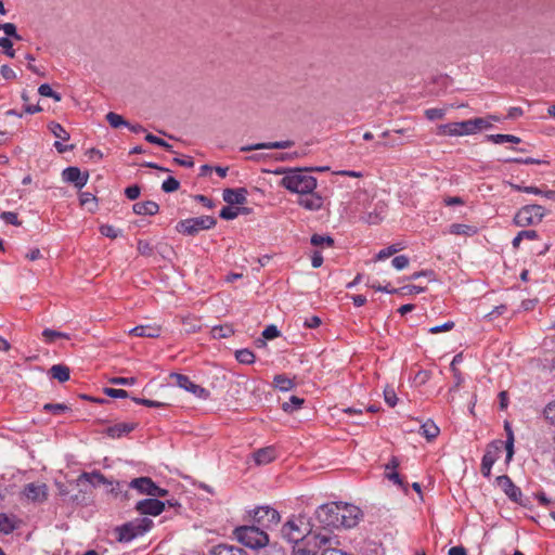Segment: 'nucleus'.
Wrapping results in <instances>:
<instances>
[{"mask_svg":"<svg viewBox=\"0 0 555 555\" xmlns=\"http://www.w3.org/2000/svg\"><path fill=\"white\" fill-rule=\"evenodd\" d=\"M208 555H249L245 550L228 544H218L212 546Z\"/></svg>","mask_w":555,"mask_h":555,"instance_id":"23","label":"nucleus"},{"mask_svg":"<svg viewBox=\"0 0 555 555\" xmlns=\"http://www.w3.org/2000/svg\"><path fill=\"white\" fill-rule=\"evenodd\" d=\"M313 246H327L332 247L334 245V240L330 235H320L313 234L310 240Z\"/></svg>","mask_w":555,"mask_h":555,"instance_id":"43","label":"nucleus"},{"mask_svg":"<svg viewBox=\"0 0 555 555\" xmlns=\"http://www.w3.org/2000/svg\"><path fill=\"white\" fill-rule=\"evenodd\" d=\"M217 221L210 216L188 218L177 223L176 230L184 235H196L202 230H208L216 225Z\"/></svg>","mask_w":555,"mask_h":555,"instance_id":"5","label":"nucleus"},{"mask_svg":"<svg viewBox=\"0 0 555 555\" xmlns=\"http://www.w3.org/2000/svg\"><path fill=\"white\" fill-rule=\"evenodd\" d=\"M0 218L7 222V223H10V224H13V225H21V221L18 220V217H17V214L16 212H13V211H3L1 215H0Z\"/></svg>","mask_w":555,"mask_h":555,"instance_id":"54","label":"nucleus"},{"mask_svg":"<svg viewBox=\"0 0 555 555\" xmlns=\"http://www.w3.org/2000/svg\"><path fill=\"white\" fill-rule=\"evenodd\" d=\"M166 503L157 498L144 499L135 504V511L141 515L158 516L165 511Z\"/></svg>","mask_w":555,"mask_h":555,"instance_id":"14","label":"nucleus"},{"mask_svg":"<svg viewBox=\"0 0 555 555\" xmlns=\"http://www.w3.org/2000/svg\"><path fill=\"white\" fill-rule=\"evenodd\" d=\"M546 215V209L537 204L526 205L521 207L514 217L517 227L526 228L539 224Z\"/></svg>","mask_w":555,"mask_h":555,"instance_id":"4","label":"nucleus"},{"mask_svg":"<svg viewBox=\"0 0 555 555\" xmlns=\"http://www.w3.org/2000/svg\"><path fill=\"white\" fill-rule=\"evenodd\" d=\"M179 186L180 182L176 178L169 177L163 182L162 190L166 193H171L177 191Z\"/></svg>","mask_w":555,"mask_h":555,"instance_id":"48","label":"nucleus"},{"mask_svg":"<svg viewBox=\"0 0 555 555\" xmlns=\"http://www.w3.org/2000/svg\"><path fill=\"white\" fill-rule=\"evenodd\" d=\"M106 120H107V122L109 124V126L112 128H119L121 126H129V122L127 120H125V118L121 115L116 114L114 112H109L106 115Z\"/></svg>","mask_w":555,"mask_h":555,"instance_id":"42","label":"nucleus"},{"mask_svg":"<svg viewBox=\"0 0 555 555\" xmlns=\"http://www.w3.org/2000/svg\"><path fill=\"white\" fill-rule=\"evenodd\" d=\"M0 47L4 49V53L9 57H14L15 51L13 49V42L11 39H9L7 37H1L0 38Z\"/></svg>","mask_w":555,"mask_h":555,"instance_id":"55","label":"nucleus"},{"mask_svg":"<svg viewBox=\"0 0 555 555\" xmlns=\"http://www.w3.org/2000/svg\"><path fill=\"white\" fill-rule=\"evenodd\" d=\"M0 29H2L9 37H12L16 40L22 39V37L16 31V26L13 23L0 24Z\"/></svg>","mask_w":555,"mask_h":555,"instance_id":"52","label":"nucleus"},{"mask_svg":"<svg viewBox=\"0 0 555 555\" xmlns=\"http://www.w3.org/2000/svg\"><path fill=\"white\" fill-rule=\"evenodd\" d=\"M505 430L507 434L505 442L506 459L509 461L514 455V434L508 423L505 424Z\"/></svg>","mask_w":555,"mask_h":555,"instance_id":"36","label":"nucleus"},{"mask_svg":"<svg viewBox=\"0 0 555 555\" xmlns=\"http://www.w3.org/2000/svg\"><path fill=\"white\" fill-rule=\"evenodd\" d=\"M22 495L33 503H43L48 499V487L46 483L30 482L24 486Z\"/></svg>","mask_w":555,"mask_h":555,"instance_id":"13","label":"nucleus"},{"mask_svg":"<svg viewBox=\"0 0 555 555\" xmlns=\"http://www.w3.org/2000/svg\"><path fill=\"white\" fill-rule=\"evenodd\" d=\"M254 521L264 529L276 526L280 521V514L270 506H260L254 511Z\"/></svg>","mask_w":555,"mask_h":555,"instance_id":"11","label":"nucleus"},{"mask_svg":"<svg viewBox=\"0 0 555 555\" xmlns=\"http://www.w3.org/2000/svg\"><path fill=\"white\" fill-rule=\"evenodd\" d=\"M487 140L494 144H502L506 142L518 144L521 141L520 138L513 134H489L487 135Z\"/></svg>","mask_w":555,"mask_h":555,"instance_id":"32","label":"nucleus"},{"mask_svg":"<svg viewBox=\"0 0 555 555\" xmlns=\"http://www.w3.org/2000/svg\"><path fill=\"white\" fill-rule=\"evenodd\" d=\"M496 459H498L496 452L492 451L490 449H488L486 451V453L483 454L482 460H481V474L485 477H490L491 468H492L493 464L495 463Z\"/></svg>","mask_w":555,"mask_h":555,"instance_id":"29","label":"nucleus"},{"mask_svg":"<svg viewBox=\"0 0 555 555\" xmlns=\"http://www.w3.org/2000/svg\"><path fill=\"white\" fill-rule=\"evenodd\" d=\"M17 525L18 520L15 516L0 514V533L10 534L17 528Z\"/></svg>","mask_w":555,"mask_h":555,"instance_id":"27","label":"nucleus"},{"mask_svg":"<svg viewBox=\"0 0 555 555\" xmlns=\"http://www.w3.org/2000/svg\"><path fill=\"white\" fill-rule=\"evenodd\" d=\"M129 487L135 489L140 494L153 498H164L168 490L158 487L150 477H139L130 481Z\"/></svg>","mask_w":555,"mask_h":555,"instance_id":"8","label":"nucleus"},{"mask_svg":"<svg viewBox=\"0 0 555 555\" xmlns=\"http://www.w3.org/2000/svg\"><path fill=\"white\" fill-rule=\"evenodd\" d=\"M280 184L289 192L306 195L315 190L317 179L307 169H294L282 178Z\"/></svg>","mask_w":555,"mask_h":555,"instance_id":"1","label":"nucleus"},{"mask_svg":"<svg viewBox=\"0 0 555 555\" xmlns=\"http://www.w3.org/2000/svg\"><path fill=\"white\" fill-rule=\"evenodd\" d=\"M385 476L387 479H389L390 481H392L395 485L399 486L406 492V485L403 482V479L401 478L398 472H387L385 473Z\"/></svg>","mask_w":555,"mask_h":555,"instance_id":"53","label":"nucleus"},{"mask_svg":"<svg viewBox=\"0 0 555 555\" xmlns=\"http://www.w3.org/2000/svg\"><path fill=\"white\" fill-rule=\"evenodd\" d=\"M43 410L47 412H51L54 415H60L64 412L69 411L70 408L63 403H47L43 405Z\"/></svg>","mask_w":555,"mask_h":555,"instance_id":"47","label":"nucleus"},{"mask_svg":"<svg viewBox=\"0 0 555 555\" xmlns=\"http://www.w3.org/2000/svg\"><path fill=\"white\" fill-rule=\"evenodd\" d=\"M247 211L248 210L246 208L241 209L225 206L220 210V218L224 220H233L240 215V212L247 214Z\"/></svg>","mask_w":555,"mask_h":555,"instance_id":"35","label":"nucleus"},{"mask_svg":"<svg viewBox=\"0 0 555 555\" xmlns=\"http://www.w3.org/2000/svg\"><path fill=\"white\" fill-rule=\"evenodd\" d=\"M235 358L240 363L251 364L255 362V354L249 349H241L235 352Z\"/></svg>","mask_w":555,"mask_h":555,"instance_id":"40","label":"nucleus"},{"mask_svg":"<svg viewBox=\"0 0 555 555\" xmlns=\"http://www.w3.org/2000/svg\"><path fill=\"white\" fill-rule=\"evenodd\" d=\"M522 237L526 240H535L538 238V232L535 230H524L520 231L513 240L512 244L514 248H518Z\"/></svg>","mask_w":555,"mask_h":555,"instance_id":"38","label":"nucleus"},{"mask_svg":"<svg viewBox=\"0 0 555 555\" xmlns=\"http://www.w3.org/2000/svg\"><path fill=\"white\" fill-rule=\"evenodd\" d=\"M496 485L503 490V492L513 501V502H519L521 499V491L520 489L515 486V483L512 481V479L506 476H498Z\"/></svg>","mask_w":555,"mask_h":555,"instance_id":"16","label":"nucleus"},{"mask_svg":"<svg viewBox=\"0 0 555 555\" xmlns=\"http://www.w3.org/2000/svg\"><path fill=\"white\" fill-rule=\"evenodd\" d=\"M393 268L397 270H402L408 267L409 258L404 255L396 256L391 261Z\"/></svg>","mask_w":555,"mask_h":555,"instance_id":"59","label":"nucleus"},{"mask_svg":"<svg viewBox=\"0 0 555 555\" xmlns=\"http://www.w3.org/2000/svg\"><path fill=\"white\" fill-rule=\"evenodd\" d=\"M132 209L134 214L140 216H154L158 212L159 206L156 202L146 201L135 203Z\"/></svg>","mask_w":555,"mask_h":555,"instance_id":"24","label":"nucleus"},{"mask_svg":"<svg viewBox=\"0 0 555 555\" xmlns=\"http://www.w3.org/2000/svg\"><path fill=\"white\" fill-rule=\"evenodd\" d=\"M170 379H172L176 385L182 389H184L188 392H191L196 398L206 400L209 398L210 392L202 387L201 385H197L193 383L189 376L180 374V373H171Z\"/></svg>","mask_w":555,"mask_h":555,"instance_id":"9","label":"nucleus"},{"mask_svg":"<svg viewBox=\"0 0 555 555\" xmlns=\"http://www.w3.org/2000/svg\"><path fill=\"white\" fill-rule=\"evenodd\" d=\"M234 538L249 548H261L269 543V535L266 530L258 526H242L233 531Z\"/></svg>","mask_w":555,"mask_h":555,"instance_id":"2","label":"nucleus"},{"mask_svg":"<svg viewBox=\"0 0 555 555\" xmlns=\"http://www.w3.org/2000/svg\"><path fill=\"white\" fill-rule=\"evenodd\" d=\"M281 534L287 542L297 544L300 541L307 540L309 530L304 518H296L283 525Z\"/></svg>","mask_w":555,"mask_h":555,"instance_id":"6","label":"nucleus"},{"mask_svg":"<svg viewBox=\"0 0 555 555\" xmlns=\"http://www.w3.org/2000/svg\"><path fill=\"white\" fill-rule=\"evenodd\" d=\"M109 383L114 384V385L132 386L137 383V378H134V377H113L109 379Z\"/></svg>","mask_w":555,"mask_h":555,"instance_id":"57","label":"nucleus"},{"mask_svg":"<svg viewBox=\"0 0 555 555\" xmlns=\"http://www.w3.org/2000/svg\"><path fill=\"white\" fill-rule=\"evenodd\" d=\"M421 433L423 436H425L428 440L435 439L439 433V427L431 421H427L424 423L421 427Z\"/></svg>","mask_w":555,"mask_h":555,"instance_id":"34","label":"nucleus"},{"mask_svg":"<svg viewBox=\"0 0 555 555\" xmlns=\"http://www.w3.org/2000/svg\"><path fill=\"white\" fill-rule=\"evenodd\" d=\"M65 182L73 183L76 188L82 189L89 179L88 171H81L78 167H67L62 172Z\"/></svg>","mask_w":555,"mask_h":555,"instance_id":"15","label":"nucleus"},{"mask_svg":"<svg viewBox=\"0 0 555 555\" xmlns=\"http://www.w3.org/2000/svg\"><path fill=\"white\" fill-rule=\"evenodd\" d=\"M129 334L137 337L156 338L160 335V326L156 324L138 325L131 328Z\"/></svg>","mask_w":555,"mask_h":555,"instance_id":"20","label":"nucleus"},{"mask_svg":"<svg viewBox=\"0 0 555 555\" xmlns=\"http://www.w3.org/2000/svg\"><path fill=\"white\" fill-rule=\"evenodd\" d=\"M333 538L327 532L311 533L309 531L307 544H313L315 547H331Z\"/></svg>","mask_w":555,"mask_h":555,"instance_id":"26","label":"nucleus"},{"mask_svg":"<svg viewBox=\"0 0 555 555\" xmlns=\"http://www.w3.org/2000/svg\"><path fill=\"white\" fill-rule=\"evenodd\" d=\"M184 331L189 334L196 333L201 330V321L196 317L188 315L182 319Z\"/></svg>","mask_w":555,"mask_h":555,"instance_id":"33","label":"nucleus"},{"mask_svg":"<svg viewBox=\"0 0 555 555\" xmlns=\"http://www.w3.org/2000/svg\"><path fill=\"white\" fill-rule=\"evenodd\" d=\"M544 416L545 418L553 425H555V400L553 402H550L544 408Z\"/></svg>","mask_w":555,"mask_h":555,"instance_id":"58","label":"nucleus"},{"mask_svg":"<svg viewBox=\"0 0 555 555\" xmlns=\"http://www.w3.org/2000/svg\"><path fill=\"white\" fill-rule=\"evenodd\" d=\"M340 505L339 516H340V527L343 528H353L356 527L361 518L363 517L362 511L352 504L338 502Z\"/></svg>","mask_w":555,"mask_h":555,"instance_id":"10","label":"nucleus"},{"mask_svg":"<svg viewBox=\"0 0 555 555\" xmlns=\"http://www.w3.org/2000/svg\"><path fill=\"white\" fill-rule=\"evenodd\" d=\"M120 230L109 224H103L100 227V233L109 238H116L120 234Z\"/></svg>","mask_w":555,"mask_h":555,"instance_id":"49","label":"nucleus"},{"mask_svg":"<svg viewBox=\"0 0 555 555\" xmlns=\"http://www.w3.org/2000/svg\"><path fill=\"white\" fill-rule=\"evenodd\" d=\"M262 336L266 338V339H274L276 337L280 336V331L278 330V327L275 325H268L263 332H262Z\"/></svg>","mask_w":555,"mask_h":555,"instance_id":"63","label":"nucleus"},{"mask_svg":"<svg viewBox=\"0 0 555 555\" xmlns=\"http://www.w3.org/2000/svg\"><path fill=\"white\" fill-rule=\"evenodd\" d=\"M38 93L41 96L46 98H52L55 102H60L62 100V96L60 93L53 91L50 85L43 83L38 88Z\"/></svg>","mask_w":555,"mask_h":555,"instance_id":"45","label":"nucleus"},{"mask_svg":"<svg viewBox=\"0 0 555 555\" xmlns=\"http://www.w3.org/2000/svg\"><path fill=\"white\" fill-rule=\"evenodd\" d=\"M134 428H135V424L134 423H117V424H115L113 426H109L106 429V434L111 438L116 439V438H120V437H122L125 435H128Z\"/></svg>","mask_w":555,"mask_h":555,"instance_id":"25","label":"nucleus"},{"mask_svg":"<svg viewBox=\"0 0 555 555\" xmlns=\"http://www.w3.org/2000/svg\"><path fill=\"white\" fill-rule=\"evenodd\" d=\"M340 505H338V502H331L321 505L317 512V519L320 524H322L324 527H334L339 528L340 527V516H339V509Z\"/></svg>","mask_w":555,"mask_h":555,"instance_id":"7","label":"nucleus"},{"mask_svg":"<svg viewBox=\"0 0 555 555\" xmlns=\"http://www.w3.org/2000/svg\"><path fill=\"white\" fill-rule=\"evenodd\" d=\"M401 249V247H398L397 245H390L387 248H384L379 250V253L376 255L377 260H384L389 258L390 256L395 255Z\"/></svg>","mask_w":555,"mask_h":555,"instance_id":"51","label":"nucleus"},{"mask_svg":"<svg viewBox=\"0 0 555 555\" xmlns=\"http://www.w3.org/2000/svg\"><path fill=\"white\" fill-rule=\"evenodd\" d=\"M454 326H455V324L453 321H448V322L443 323L442 325H437V326L430 327L429 333L438 334L441 332H448V331H451Z\"/></svg>","mask_w":555,"mask_h":555,"instance_id":"61","label":"nucleus"},{"mask_svg":"<svg viewBox=\"0 0 555 555\" xmlns=\"http://www.w3.org/2000/svg\"><path fill=\"white\" fill-rule=\"evenodd\" d=\"M82 482H88L92 487H99L101 485H112L103 474L100 472L92 473H82L76 480L77 486H80Z\"/></svg>","mask_w":555,"mask_h":555,"instance_id":"18","label":"nucleus"},{"mask_svg":"<svg viewBox=\"0 0 555 555\" xmlns=\"http://www.w3.org/2000/svg\"><path fill=\"white\" fill-rule=\"evenodd\" d=\"M384 399L389 406L393 408L398 401L395 389L389 387L385 388Z\"/></svg>","mask_w":555,"mask_h":555,"instance_id":"56","label":"nucleus"},{"mask_svg":"<svg viewBox=\"0 0 555 555\" xmlns=\"http://www.w3.org/2000/svg\"><path fill=\"white\" fill-rule=\"evenodd\" d=\"M42 337L44 338L46 343H53L56 338H66L68 339L69 336L66 333L57 332L54 330L46 328L42 332Z\"/></svg>","mask_w":555,"mask_h":555,"instance_id":"46","label":"nucleus"},{"mask_svg":"<svg viewBox=\"0 0 555 555\" xmlns=\"http://www.w3.org/2000/svg\"><path fill=\"white\" fill-rule=\"evenodd\" d=\"M137 248H138L139 254H141L143 256H151L153 253V248H152L151 244L143 240H140L138 242Z\"/></svg>","mask_w":555,"mask_h":555,"instance_id":"60","label":"nucleus"},{"mask_svg":"<svg viewBox=\"0 0 555 555\" xmlns=\"http://www.w3.org/2000/svg\"><path fill=\"white\" fill-rule=\"evenodd\" d=\"M293 145H294L293 141L285 140V141L251 144V145L243 146L241 149V151L249 152V151H256V150H271V149L282 150V149L292 147Z\"/></svg>","mask_w":555,"mask_h":555,"instance_id":"19","label":"nucleus"},{"mask_svg":"<svg viewBox=\"0 0 555 555\" xmlns=\"http://www.w3.org/2000/svg\"><path fill=\"white\" fill-rule=\"evenodd\" d=\"M273 384L276 388H279L282 391H288L294 386L293 380L286 377L285 375L274 376Z\"/></svg>","mask_w":555,"mask_h":555,"instance_id":"37","label":"nucleus"},{"mask_svg":"<svg viewBox=\"0 0 555 555\" xmlns=\"http://www.w3.org/2000/svg\"><path fill=\"white\" fill-rule=\"evenodd\" d=\"M153 527V520L146 517L137 518L116 528L118 542H130L133 539L143 535Z\"/></svg>","mask_w":555,"mask_h":555,"instance_id":"3","label":"nucleus"},{"mask_svg":"<svg viewBox=\"0 0 555 555\" xmlns=\"http://www.w3.org/2000/svg\"><path fill=\"white\" fill-rule=\"evenodd\" d=\"M304 402H305V400L302 398L292 396L289 398V401L283 402L282 409H283V411H285L287 413H292L293 411L301 408Z\"/></svg>","mask_w":555,"mask_h":555,"instance_id":"39","label":"nucleus"},{"mask_svg":"<svg viewBox=\"0 0 555 555\" xmlns=\"http://www.w3.org/2000/svg\"><path fill=\"white\" fill-rule=\"evenodd\" d=\"M50 131L53 133V135L62 141L69 140V133L63 128L62 125L52 121L49 125Z\"/></svg>","mask_w":555,"mask_h":555,"instance_id":"41","label":"nucleus"},{"mask_svg":"<svg viewBox=\"0 0 555 555\" xmlns=\"http://www.w3.org/2000/svg\"><path fill=\"white\" fill-rule=\"evenodd\" d=\"M438 133L442 135H469L473 134L470 120H463L459 122H449L438 127Z\"/></svg>","mask_w":555,"mask_h":555,"instance_id":"12","label":"nucleus"},{"mask_svg":"<svg viewBox=\"0 0 555 555\" xmlns=\"http://www.w3.org/2000/svg\"><path fill=\"white\" fill-rule=\"evenodd\" d=\"M469 120L472 122L473 134L477 133L480 130L489 129L492 127V122L488 118L478 117Z\"/></svg>","mask_w":555,"mask_h":555,"instance_id":"44","label":"nucleus"},{"mask_svg":"<svg viewBox=\"0 0 555 555\" xmlns=\"http://www.w3.org/2000/svg\"><path fill=\"white\" fill-rule=\"evenodd\" d=\"M211 337L215 339L228 338L234 334V330L231 325H217L210 331Z\"/></svg>","mask_w":555,"mask_h":555,"instance_id":"31","label":"nucleus"},{"mask_svg":"<svg viewBox=\"0 0 555 555\" xmlns=\"http://www.w3.org/2000/svg\"><path fill=\"white\" fill-rule=\"evenodd\" d=\"M223 201L229 205H244L247 202V190L245 188L225 189L222 194Z\"/></svg>","mask_w":555,"mask_h":555,"instance_id":"17","label":"nucleus"},{"mask_svg":"<svg viewBox=\"0 0 555 555\" xmlns=\"http://www.w3.org/2000/svg\"><path fill=\"white\" fill-rule=\"evenodd\" d=\"M104 393L111 398H127L128 392L124 389L104 388Z\"/></svg>","mask_w":555,"mask_h":555,"instance_id":"62","label":"nucleus"},{"mask_svg":"<svg viewBox=\"0 0 555 555\" xmlns=\"http://www.w3.org/2000/svg\"><path fill=\"white\" fill-rule=\"evenodd\" d=\"M425 116L429 120L441 119L444 116V111L441 108H429L425 111Z\"/></svg>","mask_w":555,"mask_h":555,"instance_id":"64","label":"nucleus"},{"mask_svg":"<svg viewBox=\"0 0 555 555\" xmlns=\"http://www.w3.org/2000/svg\"><path fill=\"white\" fill-rule=\"evenodd\" d=\"M278 456V452L274 447L269 446L257 450L253 457L257 465H266L271 463Z\"/></svg>","mask_w":555,"mask_h":555,"instance_id":"21","label":"nucleus"},{"mask_svg":"<svg viewBox=\"0 0 555 555\" xmlns=\"http://www.w3.org/2000/svg\"><path fill=\"white\" fill-rule=\"evenodd\" d=\"M298 204L308 210H319L323 205V198L319 194L311 192L310 194L302 195Z\"/></svg>","mask_w":555,"mask_h":555,"instance_id":"22","label":"nucleus"},{"mask_svg":"<svg viewBox=\"0 0 555 555\" xmlns=\"http://www.w3.org/2000/svg\"><path fill=\"white\" fill-rule=\"evenodd\" d=\"M449 232L454 235L473 236L477 233V228L469 224L452 223Z\"/></svg>","mask_w":555,"mask_h":555,"instance_id":"30","label":"nucleus"},{"mask_svg":"<svg viewBox=\"0 0 555 555\" xmlns=\"http://www.w3.org/2000/svg\"><path fill=\"white\" fill-rule=\"evenodd\" d=\"M49 375L60 383H65L69 379L70 370L64 364H54L50 367Z\"/></svg>","mask_w":555,"mask_h":555,"instance_id":"28","label":"nucleus"},{"mask_svg":"<svg viewBox=\"0 0 555 555\" xmlns=\"http://www.w3.org/2000/svg\"><path fill=\"white\" fill-rule=\"evenodd\" d=\"M145 140L152 144H156L158 146H162L164 149H166L167 151L171 152L172 151V145H170L169 143H167L165 140L152 134V133H147L145 135Z\"/></svg>","mask_w":555,"mask_h":555,"instance_id":"50","label":"nucleus"}]
</instances>
